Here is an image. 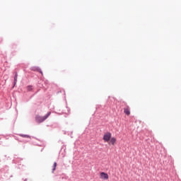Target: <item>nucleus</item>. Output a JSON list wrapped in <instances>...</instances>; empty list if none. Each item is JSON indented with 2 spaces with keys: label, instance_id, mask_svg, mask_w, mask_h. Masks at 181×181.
<instances>
[{
  "label": "nucleus",
  "instance_id": "nucleus-1",
  "mask_svg": "<svg viewBox=\"0 0 181 181\" xmlns=\"http://www.w3.org/2000/svg\"><path fill=\"white\" fill-rule=\"evenodd\" d=\"M52 112H48L45 116L42 117L39 115L35 116V121L37 124H42V122L46 121L49 117H50Z\"/></svg>",
  "mask_w": 181,
  "mask_h": 181
},
{
  "label": "nucleus",
  "instance_id": "nucleus-2",
  "mask_svg": "<svg viewBox=\"0 0 181 181\" xmlns=\"http://www.w3.org/2000/svg\"><path fill=\"white\" fill-rule=\"evenodd\" d=\"M30 70L32 71H37L38 73H40V74H42V76H43V71H42V69L39 66H32L30 68Z\"/></svg>",
  "mask_w": 181,
  "mask_h": 181
},
{
  "label": "nucleus",
  "instance_id": "nucleus-3",
  "mask_svg": "<svg viewBox=\"0 0 181 181\" xmlns=\"http://www.w3.org/2000/svg\"><path fill=\"white\" fill-rule=\"evenodd\" d=\"M111 139V133H107L103 136L105 142H108Z\"/></svg>",
  "mask_w": 181,
  "mask_h": 181
},
{
  "label": "nucleus",
  "instance_id": "nucleus-4",
  "mask_svg": "<svg viewBox=\"0 0 181 181\" xmlns=\"http://www.w3.org/2000/svg\"><path fill=\"white\" fill-rule=\"evenodd\" d=\"M100 179H103L104 180H107L108 179V174L106 173L102 172L100 173Z\"/></svg>",
  "mask_w": 181,
  "mask_h": 181
},
{
  "label": "nucleus",
  "instance_id": "nucleus-5",
  "mask_svg": "<svg viewBox=\"0 0 181 181\" xmlns=\"http://www.w3.org/2000/svg\"><path fill=\"white\" fill-rule=\"evenodd\" d=\"M124 112L127 116H129V115H131V110H129V106H127V107H124Z\"/></svg>",
  "mask_w": 181,
  "mask_h": 181
},
{
  "label": "nucleus",
  "instance_id": "nucleus-6",
  "mask_svg": "<svg viewBox=\"0 0 181 181\" xmlns=\"http://www.w3.org/2000/svg\"><path fill=\"white\" fill-rule=\"evenodd\" d=\"M14 81H13V87L16 86V83H18V72H14Z\"/></svg>",
  "mask_w": 181,
  "mask_h": 181
},
{
  "label": "nucleus",
  "instance_id": "nucleus-7",
  "mask_svg": "<svg viewBox=\"0 0 181 181\" xmlns=\"http://www.w3.org/2000/svg\"><path fill=\"white\" fill-rule=\"evenodd\" d=\"M56 168H57V163L54 162L52 165V173H54V170H56Z\"/></svg>",
  "mask_w": 181,
  "mask_h": 181
},
{
  "label": "nucleus",
  "instance_id": "nucleus-8",
  "mask_svg": "<svg viewBox=\"0 0 181 181\" xmlns=\"http://www.w3.org/2000/svg\"><path fill=\"white\" fill-rule=\"evenodd\" d=\"M19 136H22V138H30V136L28 135V134H20Z\"/></svg>",
  "mask_w": 181,
  "mask_h": 181
},
{
  "label": "nucleus",
  "instance_id": "nucleus-9",
  "mask_svg": "<svg viewBox=\"0 0 181 181\" xmlns=\"http://www.w3.org/2000/svg\"><path fill=\"white\" fill-rule=\"evenodd\" d=\"M33 86H27V90L28 91H32V90L33 89Z\"/></svg>",
  "mask_w": 181,
  "mask_h": 181
},
{
  "label": "nucleus",
  "instance_id": "nucleus-10",
  "mask_svg": "<svg viewBox=\"0 0 181 181\" xmlns=\"http://www.w3.org/2000/svg\"><path fill=\"white\" fill-rule=\"evenodd\" d=\"M110 145H114V137L110 139Z\"/></svg>",
  "mask_w": 181,
  "mask_h": 181
},
{
  "label": "nucleus",
  "instance_id": "nucleus-11",
  "mask_svg": "<svg viewBox=\"0 0 181 181\" xmlns=\"http://www.w3.org/2000/svg\"><path fill=\"white\" fill-rule=\"evenodd\" d=\"M23 181H28V179H27V178H25Z\"/></svg>",
  "mask_w": 181,
  "mask_h": 181
},
{
  "label": "nucleus",
  "instance_id": "nucleus-12",
  "mask_svg": "<svg viewBox=\"0 0 181 181\" xmlns=\"http://www.w3.org/2000/svg\"><path fill=\"white\" fill-rule=\"evenodd\" d=\"M68 112H70V109L68 108Z\"/></svg>",
  "mask_w": 181,
  "mask_h": 181
}]
</instances>
